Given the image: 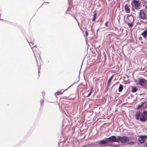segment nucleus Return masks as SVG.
I'll return each instance as SVG.
<instances>
[{
  "mask_svg": "<svg viewBox=\"0 0 147 147\" xmlns=\"http://www.w3.org/2000/svg\"><path fill=\"white\" fill-rule=\"evenodd\" d=\"M134 20L133 16L132 15H129L127 17L125 22L129 26V27L131 28L133 26V23Z\"/></svg>",
  "mask_w": 147,
  "mask_h": 147,
  "instance_id": "f257e3e1",
  "label": "nucleus"
},
{
  "mask_svg": "<svg viewBox=\"0 0 147 147\" xmlns=\"http://www.w3.org/2000/svg\"><path fill=\"white\" fill-rule=\"evenodd\" d=\"M118 142L120 141L123 144H125L127 142L129 141V138L127 136H123L122 137L120 136L118 137Z\"/></svg>",
  "mask_w": 147,
  "mask_h": 147,
  "instance_id": "f03ea898",
  "label": "nucleus"
},
{
  "mask_svg": "<svg viewBox=\"0 0 147 147\" xmlns=\"http://www.w3.org/2000/svg\"><path fill=\"white\" fill-rule=\"evenodd\" d=\"M140 120L141 121H145L147 120V111H144L142 113H141Z\"/></svg>",
  "mask_w": 147,
  "mask_h": 147,
  "instance_id": "7ed1b4c3",
  "label": "nucleus"
},
{
  "mask_svg": "<svg viewBox=\"0 0 147 147\" xmlns=\"http://www.w3.org/2000/svg\"><path fill=\"white\" fill-rule=\"evenodd\" d=\"M146 11L142 10L140 11L139 13L140 18L142 20H145L147 18V15L146 14Z\"/></svg>",
  "mask_w": 147,
  "mask_h": 147,
  "instance_id": "20e7f679",
  "label": "nucleus"
},
{
  "mask_svg": "<svg viewBox=\"0 0 147 147\" xmlns=\"http://www.w3.org/2000/svg\"><path fill=\"white\" fill-rule=\"evenodd\" d=\"M134 5V7L136 9L138 10L140 9V3L139 1L136 0H134L132 2Z\"/></svg>",
  "mask_w": 147,
  "mask_h": 147,
  "instance_id": "39448f33",
  "label": "nucleus"
},
{
  "mask_svg": "<svg viewBox=\"0 0 147 147\" xmlns=\"http://www.w3.org/2000/svg\"><path fill=\"white\" fill-rule=\"evenodd\" d=\"M138 82L139 85L142 86H145L147 80L142 78H140L138 79Z\"/></svg>",
  "mask_w": 147,
  "mask_h": 147,
  "instance_id": "423d86ee",
  "label": "nucleus"
},
{
  "mask_svg": "<svg viewBox=\"0 0 147 147\" xmlns=\"http://www.w3.org/2000/svg\"><path fill=\"white\" fill-rule=\"evenodd\" d=\"M108 142H118V138L117 139L116 136H112L107 138Z\"/></svg>",
  "mask_w": 147,
  "mask_h": 147,
  "instance_id": "0eeeda50",
  "label": "nucleus"
},
{
  "mask_svg": "<svg viewBox=\"0 0 147 147\" xmlns=\"http://www.w3.org/2000/svg\"><path fill=\"white\" fill-rule=\"evenodd\" d=\"M144 139L145 138L144 137V136H140L139 137L138 140L140 143H143L145 141Z\"/></svg>",
  "mask_w": 147,
  "mask_h": 147,
  "instance_id": "6e6552de",
  "label": "nucleus"
},
{
  "mask_svg": "<svg viewBox=\"0 0 147 147\" xmlns=\"http://www.w3.org/2000/svg\"><path fill=\"white\" fill-rule=\"evenodd\" d=\"M108 142L107 138L105 139V140H102L99 141V144L100 145L106 144Z\"/></svg>",
  "mask_w": 147,
  "mask_h": 147,
  "instance_id": "1a4fd4ad",
  "label": "nucleus"
},
{
  "mask_svg": "<svg viewBox=\"0 0 147 147\" xmlns=\"http://www.w3.org/2000/svg\"><path fill=\"white\" fill-rule=\"evenodd\" d=\"M113 75H112L108 80L107 84V88H108L109 86L111 84V82L112 79L113 77Z\"/></svg>",
  "mask_w": 147,
  "mask_h": 147,
  "instance_id": "9d476101",
  "label": "nucleus"
},
{
  "mask_svg": "<svg viewBox=\"0 0 147 147\" xmlns=\"http://www.w3.org/2000/svg\"><path fill=\"white\" fill-rule=\"evenodd\" d=\"M142 36L144 38H146L147 36V29L144 31L141 34Z\"/></svg>",
  "mask_w": 147,
  "mask_h": 147,
  "instance_id": "9b49d317",
  "label": "nucleus"
},
{
  "mask_svg": "<svg viewBox=\"0 0 147 147\" xmlns=\"http://www.w3.org/2000/svg\"><path fill=\"white\" fill-rule=\"evenodd\" d=\"M141 114L139 112H137L136 113L135 117L137 120H139L140 118Z\"/></svg>",
  "mask_w": 147,
  "mask_h": 147,
  "instance_id": "f8f14e48",
  "label": "nucleus"
},
{
  "mask_svg": "<svg viewBox=\"0 0 147 147\" xmlns=\"http://www.w3.org/2000/svg\"><path fill=\"white\" fill-rule=\"evenodd\" d=\"M125 9L127 13L130 12V9L128 5L125 4Z\"/></svg>",
  "mask_w": 147,
  "mask_h": 147,
  "instance_id": "ddd939ff",
  "label": "nucleus"
},
{
  "mask_svg": "<svg viewBox=\"0 0 147 147\" xmlns=\"http://www.w3.org/2000/svg\"><path fill=\"white\" fill-rule=\"evenodd\" d=\"M138 88L135 86H133L132 87V92H136L138 90Z\"/></svg>",
  "mask_w": 147,
  "mask_h": 147,
  "instance_id": "4468645a",
  "label": "nucleus"
},
{
  "mask_svg": "<svg viewBox=\"0 0 147 147\" xmlns=\"http://www.w3.org/2000/svg\"><path fill=\"white\" fill-rule=\"evenodd\" d=\"M123 89V85L120 84L119 86L118 90L119 92H121L122 91Z\"/></svg>",
  "mask_w": 147,
  "mask_h": 147,
  "instance_id": "2eb2a0df",
  "label": "nucleus"
},
{
  "mask_svg": "<svg viewBox=\"0 0 147 147\" xmlns=\"http://www.w3.org/2000/svg\"><path fill=\"white\" fill-rule=\"evenodd\" d=\"M63 92L64 91H60L58 92H57L55 93V94L56 96V95L61 94L63 93Z\"/></svg>",
  "mask_w": 147,
  "mask_h": 147,
  "instance_id": "dca6fc26",
  "label": "nucleus"
},
{
  "mask_svg": "<svg viewBox=\"0 0 147 147\" xmlns=\"http://www.w3.org/2000/svg\"><path fill=\"white\" fill-rule=\"evenodd\" d=\"M96 16H97V14L95 12L94 15H93V19L92 20V21H94L95 20L96 18Z\"/></svg>",
  "mask_w": 147,
  "mask_h": 147,
  "instance_id": "f3484780",
  "label": "nucleus"
},
{
  "mask_svg": "<svg viewBox=\"0 0 147 147\" xmlns=\"http://www.w3.org/2000/svg\"><path fill=\"white\" fill-rule=\"evenodd\" d=\"M135 142H130L127 143V144L133 145L135 144Z\"/></svg>",
  "mask_w": 147,
  "mask_h": 147,
  "instance_id": "a211bd4d",
  "label": "nucleus"
},
{
  "mask_svg": "<svg viewBox=\"0 0 147 147\" xmlns=\"http://www.w3.org/2000/svg\"><path fill=\"white\" fill-rule=\"evenodd\" d=\"M92 89L90 91V92H89V93L88 94V95L86 96V97H89V96H90V95H91V94L92 93Z\"/></svg>",
  "mask_w": 147,
  "mask_h": 147,
  "instance_id": "6ab92c4d",
  "label": "nucleus"
},
{
  "mask_svg": "<svg viewBox=\"0 0 147 147\" xmlns=\"http://www.w3.org/2000/svg\"><path fill=\"white\" fill-rule=\"evenodd\" d=\"M144 103H143L141 105H138V107L137 109H140L141 107H142V106H143Z\"/></svg>",
  "mask_w": 147,
  "mask_h": 147,
  "instance_id": "aec40b11",
  "label": "nucleus"
},
{
  "mask_svg": "<svg viewBox=\"0 0 147 147\" xmlns=\"http://www.w3.org/2000/svg\"><path fill=\"white\" fill-rule=\"evenodd\" d=\"M140 22L142 23H144V24H147V21H143L142 20H141L140 21Z\"/></svg>",
  "mask_w": 147,
  "mask_h": 147,
  "instance_id": "412c9836",
  "label": "nucleus"
},
{
  "mask_svg": "<svg viewBox=\"0 0 147 147\" xmlns=\"http://www.w3.org/2000/svg\"><path fill=\"white\" fill-rule=\"evenodd\" d=\"M105 26L106 27H108V22H107L105 24Z\"/></svg>",
  "mask_w": 147,
  "mask_h": 147,
  "instance_id": "4be33fe9",
  "label": "nucleus"
},
{
  "mask_svg": "<svg viewBox=\"0 0 147 147\" xmlns=\"http://www.w3.org/2000/svg\"><path fill=\"white\" fill-rule=\"evenodd\" d=\"M88 33L87 31H86L85 32V35L86 36H88Z\"/></svg>",
  "mask_w": 147,
  "mask_h": 147,
  "instance_id": "5701e85b",
  "label": "nucleus"
},
{
  "mask_svg": "<svg viewBox=\"0 0 147 147\" xmlns=\"http://www.w3.org/2000/svg\"><path fill=\"white\" fill-rule=\"evenodd\" d=\"M144 137L145 138H147V136H144Z\"/></svg>",
  "mask_w": 147,
  "mask_h": 147,
  "instance_id": "b1692460",
  "label": "nucleus"
},
{
  "mask_svg": "<svg viewBox=\"0 0 147 147\" xmlns=\"http://www.w3.org/2000/svg\"><path fill=\"white\" fill-rule=\"evenodd\" d=\"M139 39L140 40H141L142 39V37H139Z\"/></svg>",
  "mask_w": 147,
  "mask_h": 147,
  "instance_id": "393cba45",
  "label": "nucleus"
},
{
  "mask_svg": "<svg viewBox=\"0 0 147 147\" xmlns=\"http://www.w3.org/2000/svg\"><path fill=\"white\" fill-rule=\"evenodd\" d=\"M145 8L147 10V5H146V6L145 7Z\"/></svg>",
  "mask_w": 147,
  "mask_h": 147,
  "instance_id": "a878e982",
  "label": "nucleus"
},
{
  "mask_svg": "<svg viewBox=\"0 0 147 147\" xmlns=\"http://www.w3.org/2000/svg\"><path fill=\"white\" fill-rule=\"evenodd\" d=\"M146 107L147 108V106H146Z\"/></svg>",
  "mask_w": 147,
  "mask_h": 147,
  "instance_id": "bb28decb",
  "label": "nucleus"
}]
</instances>
